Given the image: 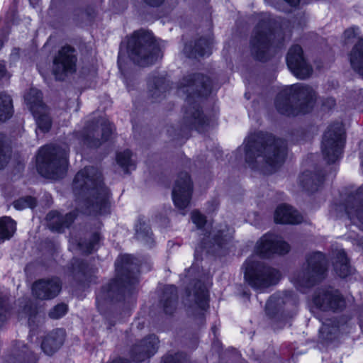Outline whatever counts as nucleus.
Wrapping results in <instances>:
<instances>
[{
	"label": "nucleus",
	"instance_id": "f257e3e1",
	"mask_svg": "<svg viewBox=\"0 0 363 363\" xmlns=\"http://www.w3.org/2000/svg\"><path fill=\"white\" fill-rule=\"evenodd\" d=\"M116 277L107 287L103 289L101 294L96 296V305L100 298L121 301L127 294H131L139 282L140 264L138 260L130 255H121L115 262Z\"/></svg>",
	"mask_w": 363,
	"mask_h": 363
},
{
	"label": "nucleus",
	"instance_id": "f03ea898",
	"mask_svg": "<svg viewBox=\"0 0 363 363\" xmlns=\"http://www.w3.org/2000/svg\"><path fill=\"white\" fill-rule=\"evenodd\" d=\"M243 149L246 162L252 169H261L264 173H270L281 164L286 156V145L284 141L272 136L267 138L264 144L257 141L245 140Z\"/></svg>",
	"mask_w": 363,
	"mask_h": 363
},
{
	"label": "nucleus",
	"instance_id": "7ed1b4c3",
	"mask_svg": "<svg viewBox=\"0 0 363 363\" xmlns=\"http://www.w3.org/2000/svg\"><path fill=\"white\" fill-rule=\"evenodd\" d=\"M279 251H256L244 263V277L255 289H266L275 285L280 279V272L269 267L264 259Z\"/></svg>",
	"mask_w": 363,
	"mask_h": 363
},
{
	"label": "nucleus",
	"instance_id": "20e7f679",
	"mask_svg": "<svg viewBox=\"0 0 363 363\" xmlns=\"http://www.w3.org/2000/svg\"><path fill=\"white\" fill-rule=\"evenodd\" d=\"M74 191L76 194L79 192L93 194V199L96 200V208H98V199H101V212H105L109 206L108 190L104 186L101 179V173L93 167H86L79 172L75 176L73 182ZM93 206L95 203L93 202Z\"/></svg>",
	"mask_w": 363,
	"mask_h": 363
},
{
	"label": "nucleus",
	"instance_id": "39448f33",
	"mask_svg": "<svg viewBox=\"0 0 363 363\" xmlns=\"http://www.w3.org/2000/svg\"><path fill=\"white\" fill-rule=\"evenodd\" d=\"M37 168L45 177L57 179L66 172L68 166L65 149L53 146L42 147L36 157Z\"/></svg>",
	"mask_w": 363,
	"mask_h": 363
},
{
	"label": "nucleus",
	"instance_id": "423d86ee",
	"mask_svg": "<svg viewBox=\"0 0 363 363\" xmlns=\"http://www.w3.org/2000/svg\"><path fill=\"white\" fill-rule=\"evenodd\" d=\"M327 269L328 262L324 254L320 251H314L307 258L303 275L293 277L291 281L298 290L305 293L306 289L325 277Z\"/></svg>",
	"mask_w": 363,
	"mask_h": 363
},
{
	"label": "nucleus",
	"instance_id": "0eeeda50",
	"mask_svg": "<svg viewBox=\"0 0 363 363\" xmlns=\"http://www.w3.org/2000/svg\"><path fill=\"white\" fill-rule=\"evenodd\" d=\"M127 49L131 59L140 66H147L160 57V50L152 43L148 33L135 32L128 42Z\"/></svg>",
	"mask_w": 363,
	"mask_h": 363
},
{
	"label": "nucleus",
	"instance_id": "6e6552de",
	"mask_svg": "<svg viewBox=\"0 0 363 363\" xmlns=\"http://www.w3.org/2000/svg\"><path fill=\"white\" fill-rule=\"evenodd\" d=\"M344 133L342 124H337L330 127L324 134L322 150L330 162H335L341 155L345 143Z\"/></svg>",
	"mask_w": 363,
	"mask_h": 363
},
{
	"label": "nucleus",
	"instance_id": "1a4fd4ad",
	"mask_svg": "<svg viewBox=\"0 0 363 363\" xmlns=\"http://www.w3.org/2000/svg\"><path fill=\"white\" fill-rule=\"evenodd\" d=\"M25 101L36 120L39 130L43 132L49 130L51 121L47 114V109L42 102L41 93L36 89H30L25 96Z\"/></svg>",
	"mask_w": 363,
	"mask_h": 363
},
{
	"label": "nucleus",
	"instance_id": "9d476101",
	"mask_svg": "<svg viewBox=\"0 0 363 363\" xmlns=\"http://www.w3.org/2000/svg\"><path fill=\"white\" fill-rule=\"evenodd\" d=\"M313 303L323 311H337L345 307V301L337 291L322 289L314 297Z\"/></svg>",
	"mask_w": 363,
	"mask_h": 363
},
{
	"label": "nucleus",
	"instance_id": "9b49d317",
	"mask_svg": "<svg viewBox=\"0 0 363 363\" xmlns=\"http://www.w3.org/2000/svg\"><path fill=\"white\" fill-rule=\"evenodd\" d=\"M61 289L62 282L58 277L39 279L33 283L32 287L33 296L41 300L54 298Z\"/></svg>",
	"mask_w": 363,
	"mask_h": 363
},
{
	"label": "nucleus",
	"instance_id": "f8f14e48",
	"mask_svg": "<svg viewBox=\"0 0 363 363\" xmlns=\"http://www.w3.org/2000/svg\"><path fill=\"white\" fill-rule=\"evenodd\" d=\"M286 62L291 71L298 78H306L311 73V68L306 62L302 49L298 45L291 48L286 57Z\"/></svg>",
	"mask_w": 363,
	"mask_h": 363
},
{
	"label": "nucleus",
	"instance_id": "ddd939ff",
	"mask_svg": "<svg viewBox=\"0 0 363 363\" xmlns=\"http://www.w3.org/2000/svg\"><path fill=\"white\" fill-rule=\"evenodd\" d=\"M191 190V183L188 174L182 173L172 191L173 201L177 208L183 209L189 205Z\"/></svg>",
	"mask_w": 363,
	"mask_h": 363
},
{
	"label": "nucleus",
	"instance_id": "4468645a",
	"mask_svg": "<svg viewBox=\"0 0 363 363\" xmlns=\"http://www.w3.org/2000/svg\"><path fill=\"white\" fill-rule=\"evenodd\" d=\"M159 340L150 335L135 344L130 350V357L135 362H143L153 356L157 351Z\"/></svg>",
	"mask_w": 363,
	"mask_h": 363
},
{
	"label": "nucleus",
	"instance_id": "2eb2a0df",
	"mask_svg": "<svg viewBox=\"0 0 363 363\" xmlns=\"http://www.w3.org/2000/svg\"><path fill=\"white\" fill-rule=\"evenodd\" d=\"M75 62L74 50L69 46L63 47L54 60V74L57 79H62V74L74 71Z\"/></svg>",
	"mask_w": 363,
	"mask_h": 363
},
{
	"label": "nucleus",
	"instance_id": "dca6fc26",
	"mask_svg": "<svg viewBox=\"0 0 363 363\" xmlns=\"http://www.w3.org/2000/svg\"><path fill=\"white\" fill-rule=\"evenodd\" d=\"M194 303L190 306L192 315L198 317L202 323L204 320V313L208 308V291L206 286L197 281L194 284Z\"/></svg>",
	"mask_w": 363,
	"mask_h": 363
},
{
	"label": "nucleus",
	"instance_id": "f3484780",
	"mask_svg": "<svg viewBox=\"0 0 363 363\" xmlns=\"http://www.w3.org/2000/svg\"><path fill=\"white\" fill-rule=\"evenodd\" d=\"M332 265L337 275L341 278H346L354 273L355 269L350 265L345 251H334Z\"/></svg>",
	"mask_w": 363,
	"mask_h": 363
},
{
	"label": "nucleus",
	"instance_id": "a211bd4d",
	"mask_svg": "<svg viewBox=\"0 0 363 363\" xmlns=\"http://www.w3.org/2000/svg\"><path fill=\"white\" fill-rule=\"evenodd\" d=\"M64 340V330H55L45 337L41 344V349L46 354L52 355L62 345Z\"/></svg>",
	"mask_w": 363,
	"mask_h": 363
},
{
	"label": "nucleus",
	"instance_id": "6ab92c4d",
	"mask_svg": "<svg viewBox=\"0 0 363 363\" xmlns=\"http://www.w3.org/2000/svg\"><path fill=\"white\" fill-rule=\"evenodd\" d=\"M274 220L281 224H298L303 221V216L287 205H280L274 213Z\"/></svg>",
	"mask_w": 363,
	"mask_h": 363
},
{
	"label": "nucleus",
	"instance_id": "aec40b11",
	"mask_svg": "<svg viewBox=\"0 0 363 363\" xmlns=\"http://www.w3.org/2000/svg\"><path fill=\"white\" fill-rule=\"evenodd\" d=\"M286 247L281 237L272 233L264 235L257 242V250H284Z\"/></svg>",
	"mask_w": 363,
	"mask_h": 363
},
{
	"label": "nucleus",
	"instance_id": "412c9836",
	"mask_svg": "<svg viewBox=\"0 0 363 363\" xmlns=\"http://www.w3.org/2000/svg\"><path fill=\"white\" fill-rule=\"evenodd\" d=\"M177 301V287L174 285L166 286L164 289L161 303L167 314H172L175 308Z\"/></svg>",
	"mask_w": 363,
	"mask_h": 363
},
{
	"label": "nucleus",
	"instance_id": "4be33fe9",
	"mask_svg": "<svg viewBox=\"0 0 363 363\" xmlns=\"http://www.w3.org/2000/svg\"><path fill=\"white\" fill-rule=\"evenodd\" d=\"M72 219V216L67 215L65 218H62L57 211H51L47 215L49 228L58 232L68 227Z\"/></svg>",
	"mask_w": 363,
	"mask_h": 363
},
{
	"label": "nucleus",
	"instance_id": "5701e85b",
	"mask_svg": "<svg viewBox=\"0 0 363 363\" xmlns=\"http://www.w3.org/2000/svg\"><path fill=\"white\" fill-rule=\"evenodd\" d=\"M289 94L292 98H298L306 100L311 104L315 97L313 90L302 84H294L287 88Z\"/></svg>",
	"mask_w": 363,
	"mask_h": 363
},
{
	"label": "nucleus",
	"instance_id": "b1692460",
	"mask_svg": "<svg viewBox=\"0 0 363 363\" xmlns=\"http://www.w3.org/2000/svg\"><path fill=\"white\" fill-rule=\"evenodd\" d=\"M350 61L352 69L363 77V39L352 49Z\"/></svg>",
	"mask_w": 363,
	"mask_h": 363
},
{
	"label": "nucleus",
	"instance_id": "393cba45",
	"mask_svg": "<svg viewBox=\"0 0 363 363\" xmlns=\"http://www.w3.org/2000/svg\"><path fill=\"white\" fill-rule=\"evenodd\" d=\"M271 33H267L265 32L256 31L255 35L251 40L252 50L256 54L257 57H259L258 52L259 51L264 52L269 45V42L271 38Z\"/></svg>",
	"mask_w": 363,
	"mask_h": 363
},
{
	"label": "nucleus",
	"instance_id": "a878e982",
	"mask_svg": "<svg viewBox=\"0 0 363 363\" xmlns=\"http://www.w3.org/2000/svg\"><path fill=\"white\" fill-rule=\"evenodd\" d=\"M16 230V223L10 217H3L0 219V240L10 239Z\"/></svg>",
	"mask_w": 363,
	"mask_h": 363
},
{
	"label": "nucleus",
	"instance_id": "bb28decb",
	"mask_svg": "<svg viewBox=\"0 0 363 363\" xmlns=\"http://www.w3.org/2000/svg\"><path fill=\"white\" fill-rule=\"evenodd\" d=\"M12 114V101L10 96L0 94V121H5Z\"/></svg>",
	"mask_w": 363,
	"mask_h": 363
},
{
	"label": "nucleus",
	"instance_id": "cd10ccee",
	"mask_svg": "<svg viewBox=\"0 0 363 363\" xmlns=\"http://www.w3.org/2000/svg\"><path fill=\"white\" fill-rule=\"evenodd\" d=\"M135 237L138 240L147 244L152 242L150 228L145 221H140L138 224L136 225Z\"/></svg>",
	"mask_w": 363,
	"mask_h": 363
},
{
	"label": "nucleus",
	"instance_id": "c85d7f7f",
	"mask_svg": "<svg viewBox=\"0 0 363 363\" xmlns=\"http://www.w3.org/2000/svg\"><path fill=\"white\" fill-rule=\"evenodd\" d=\"M322 322V327L320 328L319 332L325 340L332 339L329 335L335 334L338 330V323L335 320L327 319L323 320L320 319Z\"/></svg>",
	"mask_w": 363,
	"mask_h": 363
},
{
	"label": "nucleus",
	"instance_id": "c756f323",
	"mask_svg": "<svg viewBox=\"0 0 363 363\" xmlns=\"http://www.w3.org/2000/svg\"><path fill=\"white\" fill-rule=\"evenodd\" d=\"M276 107L281 113L287 116H295L298 114L299 113H305L308 111V108H302L300 111L294 110L289 106L288 99L281 100V98L279 96L277 98L276 101Z\"/></svg>",
	"mask_w": 363,
	"mask_h": 363
},
{
	"label": "nucleus",
	"instance_id": "7c9ffc66",
	"mask_svg": "<svg viewBox=\"0 0 363 363\" xmlns=\"http://www.w3.org/2000/svg\"><path fill=\"white\" fill-rule=\"evenodd\" d=\"M232 232L229 228L225 227V229L213 230L208 235L209 242L218 246L221 245L231 235Z\"/></svg>",
	"mask_w": 363,
	"mask_h": 363
},
{
	"label": "nucleus",
	"instance_id": "2f4dec72",
	"mask_svg": "<svg viewBox=\"0 0 363 363\" xmlns=\"http://www.w3.org/2000/svg\"><path fill=\"white\" fill-rule=\"evenodd\" d=\"M38 311L36 307L33 306L31 303H27L21 312L18 314V318L22 319L23 318H28V323L29 327H32L35 322L37 318Z\"/></svg>",
	"mask_w": 363,
	"mask_h": 363
},
{
	"label": "nucleus",
	"instance_id": "473e14b6",
	"mask_svg": "<svg viewBox=\"0 0 363 363\" xmlns=\"http://www.w3.org/2000/svg\"><path fill=\"white\" fill-rule=\"evenodd\" d=\"M116 160L118 164L122 167L125 168L127 171L133 169L135 167L134 162L131 159V152L128 150L119 152L117 155Z\"/></svg>",
	"mask_w": 363,
	"mask_h": 363
},
{
	"label": "nucleus",
	"instance_id": "72a5a7b5",
	"mask_svg": "<svg viewBox=\"0 0 363 363\" xmlns=\"http://www.w3.org/2000/svg\"><path fill=\"white\" fill-rule=\"evenodd\" d=\"M93 202L96 203V200L93 199V194H91V197L89 198V199L87 201V203H86L87 208L89 209V213L93 212V213H96L95 216H97V214H99V216H102L103 214L107 213L108 212L110 206H111L110 193L108 192L109 206L105 212H101L99 211V208L101 206V199H98V208H96V205L94 206H93V205H92Z\"/></svg>",
	"mask_w": 363,
	"mask_h": 363
},
{
	"label": "nucleus",
	"instance_id": "f704fd0d",
	"mask_svg": "<svg viewBox=\"0 0 363 363\" xmlns=\"http://www.w3.org/2000/svg\"><path fill=\"white\" fill-rule=\"evenodd\" d=\"M68 311V306L65 303H59L53 307L49 312L48 315L52 319H59L64 316Z\"/></svg>",
	"mask_w": 363,
	"mask_h": 363
},
{
	"label": "nucleus",
	"instance_id": "c9c22d12",
	"mask_svg": "<svg viewBox=\"0 0 363 363\" xmlns=\"http://www.w3.org/2000/svg\"><path fill=\"white\" fill-rule=\"evenodd\" d=\"M9 315L8 300L5 297H0V328H1Z\"/></svg>",
	"mask_w": 363,
	"mask_h": 363
},
{
	"label": "nucleus",
	"instance_id": "e433bc0d",
	"mask_svg": "<svg viewBox=\"0 0 363 363\" xmlns=\"http://www.w3.org/2000/svg\"><path fill=\"white\" fill-rule=\"evenodd\" d=\"M35 205V199L30 196L21 198L13 203L14 208L17 210H22L26 208H33Z\"/></svg>",
	"mask_w": 363,
	"mask_h": 363
},
{
	"label": "nucleus",
	"instance_id": "4c0bfd02",
	"mask_svg": "<svg viewBox=\"0 0 363 363\" xmlns=\"http://www.w3.org/2000/svg\"><path fill=\"white\" fill-rule=\"evenodd\" d=\"M78 272L82 274L85 281H91V275L93 272V269L87 263L84 262L79 263L78 264Z\"/></svg>",
	"mask_w": 363,
	"mask_h": 363
},
{
	"label": "nucleus",
	"instance_id": "58836bf2",
	"mask_svg": "<svg viewBox=\"0 0 363 363\" xmlns=\"http://www.w3.org/2000/svg\"><path fill=\"white\" fill-rule=\"evenodd\" d=\"M163 363H187L186 355L184 353L168 354L164 357Z\"/></svg>",
	"mask_w": 363,
	"mask_h": 363
},
{
	"label": "nucleus",
	"instance_id": "ea45409f",
	"mask_svg": "<svg viewBox=\"0 0 363 363\" xmlns=\"http://www.w3.org/2000/svg\"><path fill=\"white\" fill-rule=\"evenodd\" d=\"M193 223L198 228H201L206 223V218L199 211H194L191 213Z\"/></svg>",
	"mask_w": 363,
	"mask_h": 363
},
{
	"label": "nucleus",
	"instance_id": "a19ab883",
	"mask_svg": "<svg viewBox=\"0 0 363 363\" xmlns=\"http://www.w3.org/2000/svg\"><path fill=\"white\" fill-rule=\"evenodd\" d=\"M347 213L350 220H352L354 223H356V219L363 223V208L357 209L354 212L348 211Z\"/></svg>",
	"mask_w": 363,
	"mask_h": 363
},
{
	"label": "nucleus",
	"instance_id": "79ce46f5",
	"mask_svg": "<svg viewBox=\"0 0 363 363\" xmlns=\"http://www.w3.org/2000/svg\"><path fill=\"white\" fill-rule=\"evenodd\" d=\"M359 33V29L356 28H351L345 30V37L347 39L352 38L353 37H356Z\"/></svg>",
	"mask_w": 363,
	"mask_h": 363
},
{
	"label": "nucleus",
	"instance_id": "37998d69",
	"mask_svg": "<svg viewBox=\"0 0 363 363\" xmlns=\"http://www.w3.org/2000/svg\"><path fill=\"white\" fill-rule=\"evenodd\" d=\"M7 76V72L4 64L0 63V79Z\"/></svg>",
	"mask_w": 363,
	"mask_h": 363
},
{
	"label": "nucleus",
	"instance_id": "c03bdc74",
	"mask_svg": "<svg viewBox=\"0 0 363 363\" xmlns=\"http://www.w3.org/2000/svg\"><path fill=\"white\" fill-rule=\"evenodd\" d=\"M147 4L152 6H157L162 3L164 0H144Z\"/></svg>",
	"mask_w": 363,
	"mask_h": 363
},
{
	"label": "nucleus",
	"instance_id": "a18cd8bd",
	"mask_svg": "<svg viewBox=\"0 0 363 363\" xmlns=\"http://www.w3.org/2000/svg\"><path fill=\"white\" fill-rule=\"evenodd\" d=\"M100 239H101L100 234L99 233H95L92 236V245H94V243L99 242L100 240ZM93 247L94 246H92V247Z\"/></svg>",
	"mask_w": 363,
	"mask_h": 363
},
{
	"label": "nucleus",
	"instance_id": "49530a36",
	"mask_svg": "<svg viewBox=\"0 0 363 363\" xmlns=\"http://www.w3.org/2000/svg\"><path fill=\"white\" fill-rule=\"evenodd\" d=\"M111 363H130L129 361L124 359H118L113 360Z\"/></svg>",
	"mask_w": 363,
	"mask_h": 363
},
{
	"label": "nucleus",
	"instance_id": "de8ad7c7",
	"mask_svg": "<svg viewBox=\"0 0 363 363\" xmlns=\"http://www.w3.org/2000/svg\"><path fill=\"white\" fill-rule=\"evenodd\" d=\"M112 130V127L111 125L109 124L108 127H106L105 128V130H104V133H103V135L104 136L105 135H106L107 133H111Z\"/></svg>",
	"mask_w": 363,
	"mask_h": 363
},
{
	"label": "nucleus",
	"instance_id": "09e8293b",
	"mask_svg": "<svg viewBox=\"0 0 363 363\" xmlns=\"http://www.w3.org/2000/svg\"><path fill=\"white\" fill-rule=\"evenodd\" d=\"M291 6H296L299 3V0H285Z\"/></svg>",
	"mask_w": 363,
	"mask_h": 363
},
{
	"label": "nucleus",
	"instance_id": "8fccbe9b",
	"mask_svg": "<svg viewBox=\"0 0 363 363\" xmlns=\"http://www.w3.org/2000/svg\"><path fill=\"white\" fill-rule=\"evenodd\" d=\"M196 114V116H194V118H195V120H197V119H198V120H199V121H198V122H200V118H200V116H201V113H200V112H199V111H198Z\"/></svg>",
	"mask_w": 363,
	"mask_h": 363
},
{
	"label": "nucleus",
	"instance_id": "3c124183",
	"mask_svg": "<svg viewBox=\"0 0 363 363\" xmlns=\"http://www.w3.org/2000/svg\"><path fill=\"white\" fill-rule=\"evenodd\" d=\"M31 361H32V362H36L37 361V357L32 354Z\"/></svg>",
	"mask_w": 363,
	"mask_h": 363
},
{
	"label": "nucleus",
	"instance_id": "603ef678",
	"mask_svg": "<svg viewBox=\"0 0 363 363\" xmlns=\"http://www.w3.org/2000/svg\"><path fill=\"white\" fill-rule=\"evenodd\" d=\"M335 104V101L333 99H330V106H333Z\"/></svg>",
	"mask_w": 363,
	"mask_h": 363
},
{
	"label": "nucleus",
	"instance_id": "864d4df0",
	"mask_svg": "<svg viewBox=\"0 0 363 363\" xmlns=\"http://www.w3.org/2000/svg\"><path fill=\"white\" fill-rule=\"evenodd\" d=\"M118 58H119V60H118V65H119V66H121V64H120V60H121V54L119 55Z\"/></svg>",
	"mask_w": 363,
	"mask_h": 363
},
{
	"label": "nucleus",
	"instance_id": "5fc2aeb1",
	"mask_svg": "<svg viewBox=\"0 0 363 363\" xmlns=\"http://www.w3.org/2000/svg\"><path fill=\"white\" fill-rule=\"evenodd\" d=\"M212 330H213V333H215V332H216V327H215V326L212 327Z\"/></svg>",
	"mask_w": 363,
	"mask_h": 363
},
{
	"label": "nucleus",
	"instance_id": "6e6d98bb",
	"mask_svg": "<svg viewBox=\"0 0 363 363\" xmlns=\"http://www.w3.org/2000/svg\"><path fill=\"white\" fill-rule=\"evenodd\" d=\"M15 55H16L15 53H12V54H11V57H15Z\"/></svg>",
	"mask_w": 363,
	"mask_h": 363
},
{
	"label": "nucleus",
	"instance_id": "4d7b16f0",
	"mask_svg": "<svg viewBox=\"0 0 363 363\" xmlns=\"http://www.w3.org/2000/svg\"><path fill=\"white\" fill-rule=\"evenodd\" d=\"M199 55H205V53H203V52H201Z\"/></svg>",
	"mask_w": 363,
	"mask_h": 363
},
{
	"label": "nucleus",
	"instance_id": "13d9d810",
	"mask_svg": "<svg viewBox=\"0 0 363 363\" xmlns=\"http://www.w3.org/2000/svg\"><path fill=\"white\" fill-rule=\"evenodd\" d=\"M1 45H2V43H1V41L0 40V48L1 47Z\"/></svg>",
	"mask_w": 363,
	"mask_h": 363
},
{
	"label": "nucleus",
	"instance_id": "bf43d9fd",
	"mask_svg": "<svg viewBox=\"0 0 363 363\" xmlns=\"http://www.w3.org/2000/svg\"><path fill=\"white\" fill-rule=\"evenodd\" d=\"M86 252L90 253L91 251L86 250Z\"/></svg>",
	"mask_w": 363,
	"mask_h": 363
}]
</instances>
